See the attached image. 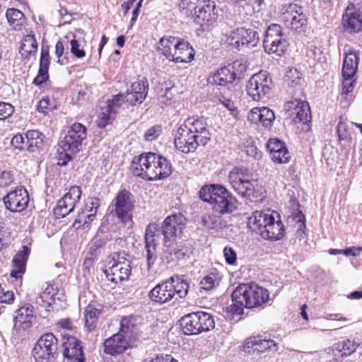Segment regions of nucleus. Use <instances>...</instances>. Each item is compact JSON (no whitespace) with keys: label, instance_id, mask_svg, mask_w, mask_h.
<instances>
[{"label":"nucleus","instance_id":"nucleus-27","mask_svg":"<svg viewBox=\"0 0 362 362\" xmlns=\"http://www.w3.org/2000/svg\"><path fill=\"white\" fill-rule=\"evenodd\" d=\"M285 235V227L280 214L276 211L267 226L261 231L260 236L267 240H279Z\"/></svg>","mask_w":362,"mask_h":362},{"label":"nucleus","instance_id":"nucleus-49","mask_svg":"<svg viewBox=\"0 0 362 362\" xmlns=\"http://www.w3.org/2000/svg\"><path fill=\"white\" fill-rule=\"evenodd\" d=\"M217 187L218 185H211L210 186L205 185L202 187L199 192V198L202 201L211 204Z\"/></svg>","mask_w":362,"mask_h":362},{"label":"nucleus","instance_id":"nucleus-25","mask_svg":"<svg viewBox=\"0 0 362 362\" xmlns=\"http://www.w3.org/2000/svg\"><path fill=\"white\" fill-rule=\"evenodd\" d=\"M276 211L274 210H262L255 211L251 216L247 218V227L251 231L258 233L259 235L261 231L267 226L272 218L276 215Z\"/></svg>","mask_w":362,"mask_h":362},{"label":"nucleus","instance_id":"nucleus-46","mask_svg":"<svg viewBox=\"0 0 362 362\" xmlns=\"http://www.w3.org/2000/svg\"><path fill=\"white\" fill-rule=\"evenodd\" d=\"M337 346L341 352V356L346 357L351 356L356 351L357 348L359 346V344L354 340L346 339L339 342Z\"/></svg>","mask_w":362,"mask_h":362},{"label":"nucleus","instance_id":"nucleus-22","mask_svg":"<svg viewBox=\"0 0 362 362\" xmlns=\"http://www.w3.org/2000/svg\"><path fill=\"white\" fill-rule=\"evenodd\" d=\"M341 25L344 30L354 34L362 29V16L353 3H349L342 16Z\"/></svg>","mask_w":362,"mask_h":362},{"label":"nucleus","instance_id":"nucleus-13","mask_svg":"<svg viewBox=\"0 0 362 362\" xmlns=\"http://www.w3.org/2000/svg\"><path fill=\"white\" fill-rule=\"evenodd\" d=\"M281 20L286 28L296 31L304 30L307 25V18L303 8L296 4H289L283 7Z\"/></svg>","mask_w":362,"mask_h":362},{"label":"nucleus","instance_id":"nucleus-4","mask_svg":"<svg viewBox=\"0 0 362 362\" xmlns=\"http://www.w3.org/2000/svg\"><path fill=\"white\" fill-rule=\"evenodd\" d=\"M187 224V218L181 214H173L168 216L161 225L163 235V245L170 255L180 257L182 248L177 245L176 240L180 238Z\"/></svg>","mask_w":362,"mask_h":362},{"label":"nucleus","instance_id":"nucleus-63","mask_svg":"<svg viewBox=\"0 0 362 362\" xmlns=\"http://www.w3.org/2000/svg\"><path fill=\"white\" fill-rule=\"evenodd\" d=\"M49 79V74L47 71L39 69L37 75L33 79V83L39 87H42Z\"/></svg>","mask_w":362,"mask_h":362},{"label":"nucleus","instance_id":"nucleus-40","mask_svg":"<svg viewBox=\"0 0 362 362\" xmlns=\"http://www.w3.org/2000/svg\"><path fill=\"white\" fill-rule=\"evenodd\" d=\"M359 57L354 51H350L345 54L342 65V76L354 77L356 74Z\"/></svg>","mask_w":362,"mask_h":362},{"label":"nucleus","instance_id":"nucleus-18","mask_svg":"<svg viewBox=\"0 0 362 362\" xmlns=\"http://www.w3.org/2000/svg\"><path fill=\"white\" fill-rule=\"evenodd\" d=\"M284 110L295 124H309L312 120L311 111L308 102L294 99L287 101Z\"/></svg>","mask_w":362,"mask_h":362},{"label":"nucleus","instance_id":"nucleus-30","mask_svg":"<svg viewBox=\"0 0 362 362\" xmlns=\"http://www.w3.org/2000/svg\"><path fill=\"white\" fill-rule=\"evenodd\" d=\"M171 288L168 279L162 281L151 290L148 297L151 301L156 303H168L173 298Z\"/></svg>","mask_w":362,"mask_h":362},{"label":"nucleus","instance_id":"nucleus-31","mask_svg":"<svg viewBox=\"0 0 362 362\" xmlns=\"http://www.w3.org/2000/svg\"><path fill=\"white\" fill-rule=\"evenodd\" d=\"M179 45L175 52L173 61L176 64L189 63L194 59L195 50L189 42L183 38H180Z\"/></svg>","mask_w":362,"mask_h":362},{"label":"nucleus","instance_id":"nucleus-32","mask_svg":"<svg viewBox=\"0 0 362 362\" xmlns=\"http://www.w3.org/2000/svg\"><path fill=\"white\" fill-rule=\"evenodd\" d=\"M180 37L175 36H164L161 37L158 42V50L167 59L172 62L175 56V52L179 45Z\"/></svg>","mask_w":362,"mask_h":362},{"label":"nucleus","instance_id":"nucleus-60","mask_svg":"<svg viewBox=\"0 0 362 362\" xmlns=\"http://www.w3.org/2000/svg\"><path fill=\"white\" fill-rule=\"evenodd\" d=\"M14 112V107L8 103H0V120H4L11 117Z\"/></svg>","mask_w":362,"mask_h":362},{"label":"nucleus","instance_id":"nucleus-17","mask_svg":"<svg viewBox=\"0 0 362 362\" xmlns=\"http://www.w3.org/2000/svg\"><path fill=\"white\" fill-rule=\"evenodd\" d=\"M82 194L80 187L74 185L69 188L68 192L58 200L54 209V214L57 218L65 217L74 211L76 204L79 202Z\"/></svg>","mask_w":362,"mask_h":362},{"label":"nucleus","instance_id":"nucleus-28","mask_svg":"<svg viewBox=\"0 0 362 362\" xmlns=\"http://www.w3.org/2000/svg\"><path fill=\"white\" fill-rule=\"evenodd\" d=\"M30 253V249L23 245L21 250L15 255L11 262V270L10 275L11 277L22 279L23 275L26 270V264Z\"/></svg>","mask_w":362,"mask_h":362},{"label":"nucleus","instance_id":"nucleus-36","mask_svg":"<svg viewBox=\"0 0 362 362\" xmlns=\"http://www.w3.org/2000/svg\"><path fill=\"white\" fill-rule=\"evenodd\" d=\"M45 138L39 130H28L25 133L26 150L33 153L42 150L45 146Z\"/></svg>","mask_w":362,"mask_h":362},{"label":"nucleus","instance_id":"nucleus-3","mask_svg":"<svg viewBox=\"0 0 362 362\" xmlns=\"http://www.w3.org/2000/svg\"><path fill=\"white\" fill-rule=\"evenodd\" d=\"M269 291L255 282L241 284L232 293L233 304L228 308L232 315H242L244 308L263 307L269 300Z\"/></svg>","mask_w":362,"mask_h":362},{"label":"nucleus","instance_id":"nucleus-38","mask_svg":"<svg viewBox=\"0 0 362 362\" xmlns=\"http://www.w3.org/2000/svg\"><path fill=\"white\" fill-rule=\"evenodd\" d=\"M42 291L39 294L38 304L46 309L51 307L55 302V297L58 293V288L53 284L47 282L41 286Z\"/></svg>","mask_w":362,"mask_h":362},{"label":"nucleus","instance_id":"nucleus-6","mask_svg":"<svg viewBox=\"0 0 362 362\" xmlns=\"http://www.w3.org/2000/svg\"><path fill=\"white\" fill-rule=\"evenodd\" d=\"M228 182L238 194L252 200L255 196L252 174L245 167H234L228 174Z\"/></svg>","mask_w":362,"mask_h":362},{"label":"nucleus","instance_id":"nucleus-50","mask_svg":"<svg viewBox=\"0 0 362 362\" xmlns=\"http://www.w3.org/2000/svg\"><path fill=\"white\" fill-rule=\"evenodd\" d=\"M302 78V74L296 68H290L286 74L285 79L288 84L294 86L299 84Z\"/></svg>","mask_w":362,"mask_h":362},{"label":"nucleus","instance_id":"nucleus-29","mask_svg":"<svg viewBox=\"0 0 362 362\" xmlns=\"http://www.w3.org/2000/svg\"><path fill=\"white\" fill-rule=\"evenodd\" d=\"M148 83L146 80L134 82L131 86L130 91L125 94V102L130 105H135L136 103H142L148 93Z\"/></svg>","mask_w":362,"mask_h":362},{"label":"nucleus","instance_id":"nucleus-19","mask_svg":"<svg viewBox=\"0 0 362 362\" xmlns=\"http://www.w3.org/2000/svg\"><path fill=\"white\" fill-rule=\"evenodd\" d=\"M258 40V33L252 28H238L228 37V44L238 49L244 47H254Z\"/></svg>","mask_w":362,"mask_h":362},{"label":"nucleus","instance_id":"nucleus-15","mask_svg":"<svg viewBox=\"0 0 362 362\" xmlns=\"http://www.w3.org/2000/svg\"><path fill=\"white\" fill-rule=\"evenodd\" d=\"M272 78L265 71L252 76L246 86L247 95L255 101H259L271 90Z\"/></svg>","mask_w":362,"mask_h":362},{"label":"nucleus","instance_id":"nucleus-14","mask_svg":"<svg viewBox=\"0 0 362 362\" xmlns=\"http://www.w3.org/2000/svg\"><path fill=\"white\" fill-rule=\"evenodd\" d=\"M264 48L269 54L282 56L286 52V42L283 39L282 28L278 24H271L265 33Z\"/></svg>","mask_w":362,"mask_h":362},{"label":"nucleus","instance_id":"nucleus-23","mask_svg":"<svg viewBox=\"0 0 362 362\" xmlns=\"http://www.w3.org/2000/svg\"><path fill=\"white\" fill-rule=\"evenodd\" d=\"M267 148L273 163L286 164L291 160V155L286 144L281 140L277 138L269 139L267 144Z\"/></svg>","mask_w":362,"mask_h":362},{"label":"nucleus","instance_id":"nucleus-8","mask_svg":"<svg viewBox=\"0 0 362 362\" xmlns=\"http://www.w3.org/2000/svg\"><path fill=\"white\" fill-rule=\"evenodd\" d=\"M107 267L103 272L107 280L114 284L127 280L132 272L131 262L119 252L109 256Z\"/></svg>","mask_w":362,"mask_h":362},{"label":"nucleus","instance_id":"nucleus-35","mask_svg":"<svg viewBox=\"0 0 362 362\" xmlns=\"http://www.w3.org/2000/svg\"><path fill=\"white\" fill-rule=\"evenodd\" d=\"M100 206V199L98 197H90L88 202L86 204V209L87 211H90V214L87 216V218L88 221H83L82 218L84 217L83 214H79L78 218L75 220L73 223V226L76 228H79L82 227L83 229H85L89 226L90 222L93 220L95 216V213L98 207Z\"/></svg>","mask_w":362,"mask_h":362},{"label":"nucleus","instance_id":"nucleus-45","mask_svg":"<svg viewBox=\"0 0 362 362\" xmlns=\"http://www.w3.org/2000/svg\"><path fill=\"white\" fill-rule=\"evenodd\" d=\"M219 281L220 278L218 277V274L211 273L208 275H206L201 279L199 282L200 289L206 291H211L215 287L218 286Z\"/></svg>","mask_w":362,"mask_h":362},{"label":"nucleus","instance_id":"nucleus-57","mask_svg":"<svg viewBox=\"0 0 362 362\" xmlns=\"http://www.w3.org/2000/svg\"><path fill=\"white\" fill-rule=\"evenodd\" d=\"M70 52L77 59H82L86 57V51L81 47V45L76 39H72L69 42Z\"/></svg>","mask_w":362,"mask_h":362},{"label":"nucleus","instance_id":"nucleus-56","mask_svg":"<svg viewBox=\"0 0 362 362\" xmlns=\"http://www.w3.org/2000/svg\"><path fill=\"white\" fill-rule=\"evenodd\" d=\"M353 77H343L342 88L341 97L347 100L349 99V94L353 91L354 84L355 81L352 79Z\"/></svg>","mask_w":362,"mask_h":362},{"label":"nucleus","instance_id":"nucleus-11","mask_svg":"<svg viewBox=\"0 0 362 362\" xmlns=\"http://www.w3.org/2000/svg\"><path fill=\"white\" fill-rule=\"evenodd\" d=\"M58 340L52 333L43 334L35 344L32 355L35 362H49L57 351Z\"/></svg>","mask_w":362,"mask_h":362},{"label":"nucleus","instance_id":"nucleus-26","mask_svg":"<svg viewBox=\"0 0 362 362\" xmlns=\"http://www.w3.org/2000/svg\"><path fill=\"white\" fill-rule=\"evenodd\" d=\"M130 348L129 341L122 332H117L104 341V351L107 354L116 356Z\"/></svg>","mask_w":362,"mask_h":362},{"label":"nucleus","instance_id":"nucleus-12","mask_svg":"<svg viewBox=\"0 0 362 362\" xmlns=\"http://www.w3.org/2000/svg\"><path fill=\"white\" fill-rule=\"evenodd\" d=\"M132 194L127 189L120 190L113 200L114 213L122 223H133L132 212L134 205L132 201Z\"/></svg>","mask_w":362,"mask_h":362},{"label":"nucleus","instance_id":"nucleus-61","mask_svg":"<svg viewBox=\"0 0 362 362\" xmlns=\"http://www.w3.org/2000/svg\"><path fill=\"white\" fill-rule=\"evenodd\" d=\"M11 144L14 148L20 151L26 149V142H25L24 137L20 133L13 136Z\"/></svg>","mask_w":362,"mask_h":362},{"label":"nucleus","instance_id":"nucleus-54","mask_svg":"<svg viewBox=\"0 0 362 362\" xmlns=\"http://www.w3.org/2000/svg\"><path fill=\"white\" fill-rule=\"evenodd\" d=\"M122 103H126L125 95L119 93L114 95L112 99L108 100L106 103V107H107L108 109L114 110L115 114L117 115L118 108L121 107Z\"/></svg>","mask_w":362,"mask_h":362},{"label":"nucleus","instance_id":"nucleus-21","mask_svg":"<svg viewBox=\"0 0 362 362\" xmlns=\"http://www.w3.org/2000/svg\"><path fill=\"white\" fill-rule=\"evenodd\" d=\"M231 199L228 190L224 187L218 185L211 202L213 211L218 215L233 212L236 207L231 202Z\"/></svg>","mask_w":362,"mask_h":362},{"label":"nucleus","instance_id":"nucleus-20","mask_svg":"<svg viewBox=\"0 0 362 362\" xmlns=\"http://www.w3.org/2000/svg\"><path fill=\"white\" fill-rule=\"evenodd\" d=\"M3 202L10 211L21 212L28 206L29 194L23 187H16L3 197Z\"/></svg>","mask_w":362,"mask_h":362},{"label":"nucleus","instance_id":"nucleus-24","mask_svg":"<svg viewBox=\"0 0 362 362\" xmlns=\"http://www.w3.org/2000/svg\"><path fill=\"white\" fill-rule=\"evenodd\" d=\"M63 355L71 362H84L85 356L82 343L73 336L64 337Z\"/></svg>","mask_w":362,"mask_h":362},{"label":"nucleus","instance_id":"nucleus-48","mask_svg":"<svg viewBox=\"0 0 362 362\" xmlns=\"http://www.w3.org/2000/svg\"><path fill=\"white\" fill-rule=\"evenodd\" d=\"M68 40H59L56 42L54 54L57 58V62L60 65L67 64L69 58L63 56L65 50V46L67 45Z\"/></svg>","mask_w":362,"mask_h":362},{"label":"nucleus","instance_id":"nucleus-42","mask_svg":"<svg viewBox=\"0 0 362 362\" xmlns=\"http://www.w3.org/2000/svg\"><path fill=\"white\" fill-rule=\"evenodd\" d=\"M168 281L170 286L172 287L171 290L173 297L177 295L179 298H182L187 295L189 285L186 280L179 276H172L168 279Z\"/></svg>","mask_w":362,"mask_h":362},{"label":"nucleus","instance_id":"nucleus-33","mask_svg":"<svg viewBox=\"0 0 362 362\" xmlns=\"http://www.w3.org/2000/svg\"><path fill=\"white\" fill-rule=\"evenodd\" d=\"M180 37L175 36H164L161 37L158 42V50L167 59L172 62L175 56V52L179 45Z\"/></svg>","mask_w":362,"mask_h":362},{"label":"nucleus","instance_id":"nucleus-34","mask_svg":"<svg viewBox=\"0 0 362 362\" xmlns=\"http://www.w3.org/2000/svg\"><path fill=\"white\" fill-rule=\"evenodd\" d=\"M33 318L32 306L30 305L22 306L16 311L13 319L14 326L18 329H26L30 327Z\"/></svg>","mask_w":362,"mask_h":362},{"label":"nucleus","instance_id":"nucleus-47","mask_svg":"<svg viewBox=\"0 0 362 362\" xmlns=\"http://www.w3.org/2000/svg\"><path fill=\"white\" fill-rule=\"evenodd\" d=\"M117 114L114 110L108 109L107 107L102 109V112L99 115L97 125L99 128H105L107 125L110 124L112 120L116 118Z\"/></svg>","mask_w":362,"mask_h":362},{"label":"nucleus","instance_id":"nucleus-64","mask_svg":"<svg viewBox=\"0 0 362 362\" xmlns=\"http://www.w3.org/2000/svg\"><path fill=\"white\" fill-rule=\"evenodd\" d=\"M14 300V294L12 291L6 290L0 284V303L10 304Z\"/></svg>","mask_w":362,"mask_h":362},{"label":"nucleus","instance_id":"nucleus-43","mask_svg":"<svg viewBox=\"0 0 362 362\" xmlns=\"http://www.w3.org/2000/svg\"><path fill=\"white\" fill-rule=\"evenodd\" d=\"M136 318L133 316H127L122 318L119 332H122L126 337H132L138 331Z\"/></svg>","mask_w":362,"mask_h":362},{"label":"nucleus","instance_id":"nucleus-10","mask_svg":"<svg viewBox=\"0 0 362 362\" xmlns=\"http://www.w3.org/2000/svg\"><path fill=\"white\" fill-rule=\"evenodd\" d=\"M216 3L211 0H199L197 4L194 8L192 15L193 21L201 28V30H205L213 26L217 18V15L214 11L216 9Z\"/></svg>","mask_w":362,"mask_h":362},{"label":"nucleus","instance_id":"nucleus-9","mask_svg":"<svg viewBox=\"0 0 362 362\" xmlns=\"http://www.w3.org/2000/svg\"><path fill=\"white\" fill-rule=\"evenodd\" d=\"M182 330L185 334H198L208 332L215 326L214 317L208 313L198 311L185 315L181 320Z\"/></svg>","mask_w":362,"mask_h":362},{"label":"nucleus","instance_id":"nucleus-58","mask_svg":"<svg viewBox=\"0 0 362 362\" xmlns=\"http://www.w3.org/2000/svg\"><path fill=\"white\" fill-rule=\"evenodd\" d=\"M50 65V56L48 47H42L40 52L39 69L47 71Z\"/></svg>","mask_w":362,"mask_h":362},{"label":"nucleus","instance_id":"nucleus-39","mask_svg":"<svg viewBox=\"0 0 362 362\" xmlns=\"http://www.w3.org/2000/svg\"><path fill=\"white\" fill-rule=\"evenodd\" d=\"M103 310L97 308L95 305L89 303L84 310L85 327L89 332L95 330Z\"/></svg>","mask_w":362,"mask_h":362},{"label":"nucleus","instance_id":"nucleus-62","mask_svg":"<svg viewBox=\"0 0 362 362\" xmlns=\"http://www.w3.org/2000/svg\"><path fill=\"white\" fill-rule=\"evenodd\" d=\"M11 243V233L6 230L0 229V252L6 249Z\"/></svg>","mask_w":362,"mask_h":362},{"label":"nucleus","instance_id":"nucleus-1","mask_svg":"<svg viewBox=\"0 0 362 362\" xmlns=\"http://www.w3.org/2000/svg\"><path fill=\"white\" fill-rule=\"evenodd\" d=\"M211 140V134L203 118L189 117L175 132L174 144L183 153L194 152L200 145L205 146Z\"/></svg>","mask_w":362,"mask_h":362},{"label":"nucleus","instance_id":"nucleus-41","mask_svg":"<svg viewBox=\"0 0 362 362\" xmlns=\"http://www.w3.org/2000/svg\"><path fill=\"white\" fill-rule=\"evenodd\" d=\"M37 42L34 35L29 34L22 40L19 52L24 58H28L34 55L37 52Z\"/></svg>","mask_w":362,"mask_h":362},{"label":"nucleus","instance_id":"nucleus-7","mask_svg":"<svg viewBox=\"0 0 362 362\" xmlns=\"http://www.w3.org/2000/svg\"><path fill=\"white\" fill-rule=\"evenodd\" d=\"M246 71V64L236 60L211 73L208 78V83L211 85L226 86L236 79L243 78Z\"/></svg>","mask_w":362,"mask_h":362},{"label":"nucleus","instance_id":"nucleus-37","mask_svg":"<svg viewBox=\"0 0 362 362\" xmlns=\"http://www.w3.org/2000/svg\"><path fill=\"white\" fill-rule=\"evenodd\" d=\"M151 228L152 226L148 225L145 233V247L146 250V259L148 269L152 267L157 259L154 231L152 230Z\"/></svg>","mask_w":362,"mask_h":362},{"label":"nucleus","instance_id":"nucleus-53","mask_svg":"<svg viewBox=\"0 0 362 362\" xmlns=\"http://www.w3.org/2000/svg\"><path fill=\"white\" fill-rule=\"evenodd\" d=\"M56 107V105L54 101H52L49 98H43L41 99L37 105V110L39 112L42 113L43 115H47L52 110H54Z\"/></svg>","mask_w":362,"mask_h":362},{"label":"nucleus","instance_id":"nucleus-52","mask_svg":"<svg viewBox=\"0 0 362 362\" xmlns=\"http://www.w3.org/2000/svg\"><path fill=\"white\" fill-rule=\"evenodd\" d=\"M212 214H206L202 218V222L204 226L208 228H214L218 227L221 224V216L222 215H218L216 213Z\"/></svg>","mask_w":362,"mask_h":362},{"label":"nucleus","instance_id":"nucleus-44","mask_svg":"<svg viewBox=\"0 0 362 362\" xmlns=\"http://www.w3.org/2000/svg\"><path fill=\"white\" fill-rule=\"evenodd\" d=\"M7 20L15 30H21L25 23V17L23 12L20 10L11 8L6 11Z\"/></svg>","mask_w":362,"mask_h":362},{"label":"nucleus","instance_id":"nucleus-51","mask_svg":"<svg viewBox=\"0 0 362 362\" xmlns=\"http://www.w3.org/2000/svg\"><path fill=\"white\" fill-rule=\"evenodd\" d=\"M260 123L265 127H270L275 119L274 112L268 107H261Z\"/></svg>","mask_w":362,"mask_h":362},{"label":"nucleus","instance_id":"nucleus-16","mask_svg":"<svg viewBox=\"0 0 362 362\" xmlns=\"http://www.w3.org/2000/svg\"><path fill=\"white\" fill-rule=\"evenodd\" d=\"M278 349L277 342L260 334L247 337L242 346V351L248 354L276 352Z\"/></svg>","mask_w":362,"mask_h":362},{"label":"nucleus","instance_id":"nucleus-55","mask_svg":"<svg viewBox=\"0 0 362 362\" xmlns=\"http://www.w3.org/2000/svg\"><path fill=\"white\" fill-rule=\"evenodd\" d=\"M15 177L11 170H2L0 169V188L10 186L14 182Z\"/></svg>","mask_w":362,"mask_h":362},{"label":"nucleus","instance_id":"nucleus-5","mask_svg":"<svg viewBox=\"0 0 362 362\" xmlns=\"http://www.w3.org/2000/svg\"><path fill=\"white\" fill-rule=\"evenodd\" d=\"M87 136V128L79 122L71 125L66 134L60 141V146L64 153H59V165H64L71 160L72 155L78 153Z\"/></svg>","mask_w":362,"mask_h":362},{"label":"nucleus","instance_id":"nucleus-2","mask_svg":"<svg viewBox=\"0 0 362 362\" xmlns=\"http://www.w3.org/2000/svg\"><path fill=\"white\" fill-rule=\"evenodd\" d=\"M133 175L145 180H160L173 173V166L165 157L155 153H143L135 156L130 165Z\"/></svg>","mask_w":362,"mask_h":362},{"label":"nucleus","instance_id":"nucleus-59","mask_svg":"<svg viewBox=\"0 0 362 362\" xmlns=\"http://www.w3.org/2000/svg\"><path fill=\"white\" fill-rule=\"evenodd\" d=\"M223 256L226 262L229 265H235L237 263V253L231 247H225L223 249Z\"/></svg>","mask_w":362,"mask_h":362}]
</instances>
